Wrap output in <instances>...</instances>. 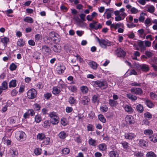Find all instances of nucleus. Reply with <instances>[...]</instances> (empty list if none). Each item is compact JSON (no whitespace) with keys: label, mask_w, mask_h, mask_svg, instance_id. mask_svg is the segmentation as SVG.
Masks as SVG:
<instances>
[{"label":"nucleus","mask_w":157,"mask_h":157,"mask_svg":"<svg viewBox=\"0 0 157 157\" xmlns=\"http://www.w3.org/2000/svg\"><path fill=\"white\" fill-rule=\"evenodd\" d=\"M48 115L50 118V122L53 124L56 125L59 123V118L56 112H50Z\"/></svg>","instance_id":"nucleus-1"},{"label":"nucleus","mask_w":157,"mask_h":157,"mask_svg":"<svg viewBox=\"0 0 157 157\" xmlns=\"http://www.w3.org/2000/svg\"><path fill=\"white\" fill-rule=\"evenodd\" d=\"M97 40L98 41L100 45L103 48H106L108 46L111 45V42L106 39H100L98 38L97 37Z\"/></svg>","instance_id":"nucleus-2"},{"label":"nucleus","mask_w":157,"mask_h":157,"mask_svg":"<svg viewBox=\"0 0 157 157\" xmlns=\"http://www.w3.org/2000/svg\"><path fill=\"white\" fill-rule=\"evenodd\" d=\"M15 136L17 140L21 141L25 140L26 135L24 132L19 131L16 132Z\"/></svg>","instance_id":"nucleus-3"},{"label":"nucleus","mask_w":157,"mask_h":157,"mask_svg":"<svg viewBox=\"0 0 157 157\" xmlns=\"http://www.w3.org/2000/svg\"><path fill=\"white\" fill-rule=\"evenodd\" d=\"M102 25L98 23L97 21H93L92 23L89 24V27L91 29H94L95 30H97L100 29L102 28Z\"/></svg>","instance_id":"nucleus-4"},{"label":"nucleus","mask_w":157,"mask_h":157,"mask_svg":"<svg viewBox=\"0 0 157 157\" xmlns=\"http://www.w3.org/2000/svg\"><path fill=\"white\" fill-rule=\"evenodd\" d=\"M36 94L35 89H30L27 92L28 97L29 99H33L36 96Z\"/></svg>","instance_id":"nucleus-5"},{"label":"nucleus","mask_w":157,"mask_h":157,"mask_svg":"<svg viewBox=\"0 0 157 157\" xmlns=\"http://www.w3.org/2000/svg\"><path fill=\"white\" fill-rule=\"evenodd\" d=\"M10 124L12 125H15L19 122V119L17 116H14L9 118L8 120Z\"/></svg>","instance_id":"nucleus-6"},{"label":"nucleus","mask_w":157,"mask_h":157,"mask_svg":"<svg viewBox=\"0 0 157 157\" xmlns=\"http://www.w3.org/2000/svg\"><path fill=\"white\" fill-rule=\"evenodd\" d=\"M49 36L51 41L54 42H57L59 41L60 38L58 34H56L53 33H51L49 34Z\"/></svg>","instance_id":"nucleus-7"},{"label":"nucleus","mask_w":157,"mask_h":157,"mask_svg":"<svg viewBox=\"0 0 157 157\" xmlns=\"http://www.w3.org/2000/svg\"><path fill=\"white\" fill-rule=\"evenodd\" d=\"M125 9L124 8L121 9L119 10H116L114 13L115 15H118L121 16L124 18L126 16V14L124 12Z\"/></svg>","instance_id":"nucleus-8"},{"label":"nucleus","mask_w":157,"mask_h":157,"mask_svg":"<svg viewBox=\"0 0 157 157\" xmlns=\"http://www.w3.org/2000/svg\"><path fill=\"white\" fill-rule=\"evenodd\" d=\"M125 119L127 123L129 124H133L135 122L133 117L131 115L126 116Z\"/></svg>","instance_id":"nucleus-9"},{"label":"nucleus","mask_w":157,"mask_h":157,"mask_svg":"<svg viewBox=\"0 0 157 157\" xmlns=\"http://www.w3.org/2000/svg\"><path fill=\"white\" fill-rule=\"evenodd\" d=\"M66 69L65 66L63 64H60L58 65L56 70L59 74H61L63 73Z\"/></svg>","instance_id":"nucleus-10"},{"label":"nucleus","mask_w":157,"mask_h":157,"mask_svg":"<svg viewBox=\"0 0 157 157\" xmlns=\"http://www.w3.org/2000/svg\"><path fill=\"white\" fill-rule=\"evenodd\" d=\"M118 57L124 58L125 56L126 52L121 48H118L116 52Z\"/></svg>","instance_id":"nucleus-11"},{"label":"nucleus","mask_w":157,"mask_h":157,"mask_svg":"<svg viewBox=\"0 0 157 157\" xmlns=\"http://www.w3.org/2000/svg\"><path fill=\"white\" fill-rule=\"evenodd\" d=\"M137 43L140 48V51L142 52H144L145 50V46L144 41L138 40L137 41Z\"/></svg>","instance_id":"nucleus-12"},{"label":"nucleus","mask_w":157,"mask_h":157,"mask_svg":"<svg viewBox=\"0 0 157 157\" xmlns=\"http://www.w3.org/2000/svg\"><path fill=\"white\" fill-rule=\"evenodd\" d=\"M107 83L106 81H96L94 82V85L96 87H101L107 85Z\"/></svg>","instance_id":"nucleus-13"},{"label":"nucleus","mask_w":157,"mask_h":157,"mask_svg":"<svg viewBox=\"0 0 157 157\" xmlns=\"http://www.w3.org/2000/svg\"><path fill=\"white\" fill-rule=\"evenodd\" d=\"M143 100L145 104L149 108H152L154 106V105L151 100L146 98H144Z\"/></svg>","instance_id":"nucleus-14"},{"label":"nucleus","mask_w":157,"mask_h":157,"mask_svg":"<svg viewBox=\"0 0 157 157\" xmlns=\"http://www.w3.org/2000/svg\"><path fill=\"white\" fill-rule=\"evenodd\" d=\"M136 136V135L132 133H125L124 135V137L126 139L131 140L134 138Z\"/></svg>","instance_id":"nucleus-15"},{"label":"nucleus","mask_w":157,"mask_h":157,"mask_svg":"<svg viewBox=\"0 0 157 157\" xmlns=\"http://www.w3.org/2000/svg\"><path fill=\"white\" fill-rule=\"evenodd\" d=\"M90 101V99L87 97L84 96L82 98L81 103L83 105H87Z\"/></svg>","instance_id":"nucleus-16"},{"label":"nucleus","mask_w":157,"mask_h":157,"mask_svg":"<svg viewBox=\"0 0 157 157\" xmlns=\"http://www.w3.org/2000/svg\"><path fill=\"white\" fill-rule=\"evenodd\" d=\"M113 10L111 8L107 9L106 10L104 14L106 13L107 19H109L111 17V13L113 12Z\"/></svg>","instance_id":"nucleus-17"},{"label":"nucleus","mask_w":157,"mask_h":157,"mask_svg":"<svg viewBox=\"0 0 157 157\" xmlns=\"http://www.w3.org/2000/svg\"><path fill=\"white\" fill-rule=\"evenodd\" d=\"M45 136L44 133H39L36 136V139L39 141H41L44 139Z\"/></svg>","instance_id":"nucleus-18"},{"label":"nucleus","mask_w":157,"mask_h":157,"mask_svg":"<svg viewBox=\"0 0 157 157\" xmlns=\"http://www.w3.org/2000/svg\"><path fill=\"white\" fill-rule=\"evenodd\" d=\"M42 142V144H41V146L42 147L43 145H48L49 144L50 141V139L48 137H45V138L43 140Z\"/></svg>","instance_id":"nucleus-19"},{"label":"nucleus","mask_w":157,"mask_h":157,"mask_svg":"<svg viewBox=\"0 0 157 157\" xmlns=\"http://www.w3.org/2000/svg\"><path fill=\"white\" fill-rule=\"evenodd\" d=\"M131 91L132 93L136 95H140L143 93L141 89H131Z\"/></svg>","instance_id":"nucleus-20"},{"label":"nucleus","mask_w":157,"mask_h":157,"mask_svg":"<svg viewBox=\"0 0 157 157\" xmlns=\"http://www.w3.org/2000/svg\"><path fill=\"white\" fill-rule=\"evenodd\" d=\"M52 49L54 52L57 53L60 52L61 50V47L59 44L54 45L52 47Z\"/></svg>","instance_id":"nucleus-21"},{"label":"nucleus","mask_w":157,"mask_h":157,"mask_svg":"<svg viewBox=\"0 0 157 157\" xmlns=\"http://www.w3.org/2000/svg\"><path fill=\"white\" fill-rule=\"evenodd\" d=\"M41 50L43 52L45 53H47L48 54H49L51 51V49L50 48L46 45H44L42 46Z\"/></svg>","instance_id":"nucleus-22"},{"label":"nucleus","mask_w":157,"mask_h":157,"mask_svg":"<svg viewBox=\"0 0 157 157\" xmlns=\"http://www.w3.org/2000/svg\"><path fill=\"white\" fill-rule=\"evenodd\" d=\"M120 144L122 145L123 148L125 150H128L130 148V146L128 143L124 141L121 142Z\"/></svg>","instance_id":"nucleus-23"},{"label":"nucleus","mask_w":157,"mask_h":157,"mask_svg":"<svg viewBox=\"0 0 157 157\" xmlns=\"http://www.w3.org/2000/svg\"><path fill=\"white\" fill-rule=\"evenodd\" d=\"M1 41L5 46L7 45L9 42V39L7 37H4L1 38Z\"/></svg>","instance_id":"nucleus-24"},{"label":"nucleus","mask_w":157,"mask_h":157,"mask_svg":"<svg viewBox=\"0 0 157 157\" xmlns=\"http://www.w3.org/2000/svg\"><path fill=\"white\" fill-rule=\"evenodd\" d=\"M90 67L93 69H96L98 67V64L95 62L94 61H91L89 62L88 63Z\"/></svg>","instance_id":"nucleus-25"},{"label":"nucleus","mask_w":157,"mask_h":157,"mask_svg":"<svg viewBox=\"0 0 157 157\" xmlns=\"http://www.w3.org/2000/svg\"><path fill=\"white\" fill-rule=\"evenodd\" d=\"M124 108L125 111L128 113H131L133 111V109L130 105H126L124 106Z\"/></svg>","instance_id":"nucleus-26"},{"label":"nucleus","mask_w":157,"mask_h":157,"mask_svg":"<svg viewBox=\"0 0 157 157\" xmlns=\"http://www.w3.org/2000/svg\"><path fill=\"white\" fill-rule=\"evenodd\" d=\"M67 136L66 133L64 131H62L58 134L59 137L61 139H64Z\"/></svg>","instance_id":"nucleus-27"},{"label":"nucleus","mask_w":157,"mask_h":157,"mask_svg":"<svg viewBox=\"0 0 157 157\" xmlns=\"http://www.w3.org/2000/svg\"><path fill=\"white\" fill-rule=\"evenodd\" d=\"M23 21L29 23H32L34 21L33 19L30 17H26L23 19Z\"/></svg>","instance_id":"nucleus-28"},{"label":"nucleus","mask_w":157,"mask_h":157,"mask_svg":"<svg viewBox=\"0 0 157 157\" xmlns=\"http://www.w3.org/2000/svg\"><path fill=\"white\" fill-rule=\"evenodd\" d=\"M149 140L154 143L156 142H157V135L154 134L149 136Z\"/></svg>","instance_id":"nucleus-29"},{"label":"nucleus","mask_w":157,"mask_h":157,"mask_svg":"<svg viewBox=\"0 0 157 157\" xmlns=\"http://www.w3.org/2000/svg\"><path fill=\"white\" fill-rule=\"evenodd\" d=\"M109 103L111 107H115L118 104L117 101L113 99H109Z\"/></svg>","instance_id":"nucleus-30"},{"label":"nucleus","mask_w":157,"mask_h":157,"mask_svg":"<svg viewBox=\"0 0 157 157\" xmlns=\"http://www.w3.org/2000/svg\"><path fill=\"white\" fill-rule=\"evenodd\" d=\"M126 97L128 99L132 101H135L137 99V98L136 96L130 94H127L126 95Z\"/></svg>","instance_id":"nucleus-31"},{"label":"nucleus","mask_w":157,"mask_h":157,"mask_svg":"<svg viewBox=\"0 0 157 157\" xmlns=\"http://www.w3.org/2000/svg\"><path fill=\"white\" fill-rule=\"evenodd\" d=\"M109 155L110 157H118L119 154L116 151H111L109 153Z\"/></svg>","instance_id":"nucleus-32"},{"label":"nucleus","mask_w":157,"mask_h":157,"mask_svg":"<svg viewBox=\"0 0 157 157\" xmlns=\"http://www.w3.org/2000/svg\"><path fill=\"white\" fill-rule=\"evenodd\" d=\"M139 145L141 146L146 147L148 145V143L143 140H140L139 142Z\"/></svg>","instance_id":"nucleus-33"},{"label":"nucleus","mask_w":157,"mask_h":157,"mask_svg":"<svg viewBox=\"0 0 157 157\" xmlns=\"http://www.w3.org/2000/svg\"><path fill=\"white\" fill-rule=\"evenodd\" d=\"M138 32L139 34V36L142 38H144L146 34L144 32V30L142 29L138 30Z\"/></svg>","instance_id":"nucleus-34"},{"label":"nucleus","mask_w":157,"mask_h":157,"mask_svg":"<svg viewBox=\"0 0 157 157\" xmlns=\"http://www.w3.org/2000/svg\"><path fill=\"white\" fill-rule=\"evenodd\" d=\"M98 148L100 150L104 151L107 149V146L105 144H101L99 145Z\"/></svg>","instance_id":"nucleus-35"},{"label":"nucleus","mask_w":157,"mask_h":157,"mask_svg":"<svg viewBox=\"0 0 157 157\" xmlns=\"http://www.w3.org/2000/svg\"><path fill=\"white\" fill-rule=\"evenodd\" d=\"M10 153L12 157H14L17 155L18 154V153L16 150L14 149H11L10 150Z\"/></svg>","instance_id":"nucleus-36"},{"label":"nucleus","mask_w":157,"mask_h":157,"mask_svg":"<svg viewBox=\"0 0 157 157\" xmlns=\"http://www.w3.org/2000/svg\"><path fill=\"white\" fill-rule=\"evenodd\" d=\"M16 85V81L15 80H12L9 82V86L10 88L15 87Z\"/></svg>","instance_id":"nucleus-37"},{"label":"nucleus","mask_w":157,"mask_h":157,"mask_svg":"<svg viewBox=\"0 0 157 157\" xmlns=\"http://www.w3.org/2000/svg\"><path fill=\"white\" fill-rule=\"evenodd\" d=\"M62 154L64 155L68 154L70 151V150L69 148L67 147H65L62 150Z\"/></svg>","instance_id":"nucleus-38"},{"label":"nucleus","mask_w":157,"mask_h":157,"mask_svg":"<svg viewBox=\"0 0 157 157\" xmlns=\"http://www.w3.org/2000/svg\"><path fill=\"white\" fill-rule=\"evenodd\" d=\"M25 44V41L22 39H18L17 42V45L20 47L23 46Z\"/></svg>","instance_id":"nucleus-39"},{"label":"nucleus","mask_w":157,"mask_h":157,"mask_svg":"<svg viewBox=\"0 0 157 157\" xmlns=\"http://www.w3.org/2000/svg\"><path fill=\"white\" fill-rule=\"evenodd\" d=\"M100 110L101 112L105 113L108 111V107L106 105H103L100 107Z\"/></svg>","instance_id":"nucleus-40"},{"label":"nucleus","mask_w":157,"mask_h":157,"mask_svg":"<svg viewBox=\"0 0 157 157\" xmlns=\"http://www.w3.org/2000/svg\"><path fill=\"white\" fill-rule=\"evenodd\" d=\"M144 117L146 120H150L152 118V115L149 112H146L144 113Z\"/></svg>","instance_id":"nucleus-41"},{"label":"nucleus","mask_w":157,"mask_h":157,"mask_svg":"<svg viewBox=\"0 0 157 157\" xmlns=\"http://www.w3.org/2000/svg\"><path fill=\"white\" fill-rule=\"evenodd\" d=\"M146 15V13L143 12L141 13L140 17L139 18V21L141 22H143L145 19L144 16Z\"/></svg>","instance_id":"nucleus-42"},{"label":"nucleus","mask_w":157,"mask_h":157,"mask_svg":"<svg viewBox=\"0 0 157 157\" xmlns=\"http://www.w3.org/2000/svg\"><path fill=\"white\" fill-rule=\"evenodd\" d=\"M136 109L137 111L140 113H142L144 111L143 106L141 104L137 105L136 106Z\"/></svg>","instance_id":"nucleus-43"},{"label":"nucleus","mask_w":157,"mask_h":157,"mask_svg":"<svg viewBox=\"0 0 157 157\" xmlns=\"http://www.w3.org/2000/svg\"><path fill=\"white\" fill-rule=\"evenodd\" d=\"M69 102L71 105H75L76 104V100L74 98L70 97L69 99Z\"/></svg>","instance_id":"nucleus-44"},{"label":"nucleus","mask_w":157,"mask_h":157,"mask_svg":"<svg viewBox=\"0 0 157 157\" xmlns=\"http://www.w3.org/2000/svg\"><path fill=\"white\" fill-rule=\"evenodd\" d=\"M88 142L90 145L93 146H95L97 145L95 140L91 138L89 139Z\"/></svg>","instance_id":"nucleus-45"},{"label":"nucleus","mask_w":157,"mask_h":157,"mask_svg":"<svg viewBox=\"0 0 157 157\" xmlns=\"http://www.w3.org/2000/svg\"><path fill=\"white\" fill-rule=\"evenodd\" d=\"M146 157H156V154L153 151H150L147 153Z\"/></svg>","instance_id":"nucleus-46"},{"label":"nucleus","mask_w":157,"mask_h":157,"mask_svg":"<svg viewBox=\"0 0 157 157\" xmlns=\"http://www.w3.org/2000/svg\"><path fill=\"white\" fill-rule=\"evenodd\" d=\"M150 97L152 100H157V95L155 93L151 92L150 94Z\"/></svg>","instance_id":"nucleus-47"},{"label":"nucleus","mask_w":157,"mask_h":157,"mask_svg":"<svg viewBox=\"0 0 157 157\" xmlns=\"http://www.w3.org/2000/svg\"><path fill=\"white\" fill-rule=\"evenodd\" d=\"M153 132L152 130L150 129H147L144 131V133L146 135H150L152 134Z\"/></svg>","instance_id":"nucleus-48"},{"label":"nucleus","mask_w":157,"mask_h":157,"mask_svg":"<svg viewBox=\"0 0 157 157\" xmlns=\"http://www.w3.org/2000/svg\"><path fill=\"white\" fill-rule=\"evenodd\" d=\"M149 68L147 65L142 64L141 70L144 71H147L149 70Z\"/></svg>","instance_id":"nucleus-49"},{"label":"nucleus","mask_w":157,"mask_h":157,"mask_svg":"<svg viewBox=\"0 0 157 157\" xmlns=\"http://www.w3.org/2000/svg\"><path fill=\"white\" fill-rule=\"evenodd\" d=\"M98 118L99 120L102 123H105L106 122V120L103 115L102 114L99 115Z\"/></svg>","instance_id":"nucleus-50"},{"label":"nucleus","mask_w":157,"mask_h":157,"mask_svg":"<svg viewBox=\"0 0 157 157\" xmlns=\"http://www.w3.org/2000/svg\"><path fill=\"white\" fill-rule=\"evenodd\" d=\"M151 23V19L149 18H147L144 21V24L146 26H149Z\"/></svg>","instance_id":"nucleus-51"},{"label":"nucleus","mask_w":157,"mask_h":157,"mask_svg":"<svg viewBox=\"0 0 157 157\" xmlns=\"http://www.w3.org/2000/svg\"><path fill=\"white\" fill-rule=\"evenodd\" d=\"M33 107L36 111H38L40 110L41 108L40 105L37 103H35L33 105Z\"/></svg>","instance_id":"nucleus-52"},{"label":"nucleus","mask_w":157,"mask_h":157,"mask_svg":"<svg viewBox=\"0 0 157 157\" xmlns=\"http://www.w3.org/2000/svg\"><path fill=\"white\" fill-rule=\"evenodd\" d=\"M155 10V8L153 6H151L147 8V11L151 13H153Z\"/></svg>","instance_id":"nucleus-53"},{"label":"nucleus","mask_w":157,"mask_h":157,"mask_svg":"<svg viewBox=\"0 0 157 157\" xmlns=\"http://www.w3.org/2000/svg\"><path fill=\"white\" fill-rule=\"evenodd\" d=\"M134 155L136 157H141L143 156L144 153L141 152H136L134 154Z\"/></svg>","instance_id":"nucleus-54"},{"label":"nucleus","mask_w":157,"mask_h":157,"mask_svg":"<svg viewBox=\"0 0 157 157\" xmlns=\"http://www.w3.org/2000/svg\"><path fill=\"white\" fill-rule=\"evenodd\" d=\"M35 120L37 123H39L41 120V118L40 116L36 115L35 116Z\"/></svg>","instance_id":"nucleus-55"},{"label":"nucleus","mask_w":157,"mask_h":157,"mask_svg":"<svg viewBox=\"0 0 157 157\" xmlns=\"http://www.w3.org/2000/svg\"><path fill=\"white\" fill-rule=\"evenodd\" d=\"M27 112L29 116H33L35 115V113L33 109H29L27 110Z\"/></svg>","instance_id":"nucleus-56"},{"label":"nucleus","mask_w":157,"mask_h":157,"mask_svg":"<svg viewBox=\"0 0 157 157\" xmlns=\"http://www.w3.org/2000/svg\"><path fill=\"white\" fill-rule=\"evenodd\" d=\"M13 11L12 9H9L5 11L6 14L8 17H12V15H10L9 14L12 13Z\"/></svg>","instance_id":"nucleus-57"},{"label":"nucleus","mask_w":157,"mask_h":157,"mask_svg":"<svg viewBox=\"0 0 157 157\" xmlns=\"http://www.w3.org/2000/svg\"><path fill=\"white\" fill-rule=\"evenodd\" d=\"M34 153L36 155H38L41 153V149L39 148H36L35 149Z\"/></svg>","instance_id":"nucleus-58"},{"label":"nucleus","mask_w":157,"mask_h":157,"mask_svg":"<svg viewBox=\"0 0 157 157\" xmlns=\"http://www.w3.org/2000/svg\"><path fill=\"white\" fill-rule=\"evenodd\" d=\"M35 38L36 41H38L42 39V36L41 35L37 34L35 35Z\"/></svg>","instance_id":"nucleus-59"},{"label":"nucleus","mask_w":157,"mask_h":157,"mask_svg":"<svg viewBox=\"0 0 157 157\" xmlns=\"http://www.w3.org/2000/svg\"><path fill=\"white\" fill-rule=\"evenodd\" d=\"M87 130L88 131H93L94 130L93 126L91 124H88L87 126Z\"/></svg>","instance_id":"nucleus-60"},{"label":"nucleus","mask_w":157,"mask_h":157,"mask_svg":"<svg viewBox=\"0 0 157 157\" xmlns=\"http://www.w3.org/2000/svg\"><path fill=\"white\" fill-rule=\"evenodd\" d=\"M145 54L147 58H150L152 57L153 54L152 52L148 51L145 52Z\"/></svg>","instance_id":"nucleus-61"},{"label":"nucleus","mask_w":157,"mask_h":157,"mask_svg":"<svg viewBox=\"0 0 157 157\" xmlns=\"http://www.w3.org/2000/svg\"><path fill=\"white\" fill-rule=\"evenodd\" d=\"M16 68V65L14 63H12L10 66V70L12 71L15 70Z\"/></svg>","instance_id":"nucleus-62"},{"label":"nucleus","mask_w":157,"mask_h":157,"mask_svg":"<svg viewBox=\"0 0 157 157\" xmlns=\"http://www.w3.org/2000/svg\"><path fill=\"white\" fill-rule=\"evenodd\" d=\"M60 89H53L52 91V93L54 95H56L60 92Z\"/></svg>","instance_id":"nucleus-63"},{"label":"nucleus","mask_w":157,"mask_h":157,"mask_svg":"<svg viewBox=\"0 0 157 157\" xmlns=\"http://www.w3.org/2000/svg\"><path fill=\"white\" fill-rule=\"evenodd\" d=\"M130 11L132 14H136L138 12V10L137 9L132 7Z\"/></svg>","instance_id":"nucleus-64"}]
</instances>
